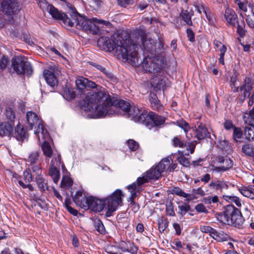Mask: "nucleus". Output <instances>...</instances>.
I'll return each instance as SVG.
<instances>
[{"label":"nucleus","instance_id":"1","mask_svg":"<svg viewBox=\"0 0 254 254\" xmlns=\"http://www.w3.org/2000/svg\"><path fill=\"white\" fill-rule=\"evenodd\" d=\"M158 45L153 39L148 38L143 29L134 30L130 35V40L126 34L114 33L110 39L102 37L98 41V46L105 51H114L118 59L124 62H127L133 66L139 65L140 59L138 51L141 47L154 56L165 50L164 41L162 38H159Z\"/></svg>","mask_w":254,"mask_h":254},{"label":"nucleus","instance_id":"2","mask_svg":"<svg viewBox=\"0 0 254 254\" xmlns=\"http://www.w3.org/2000/svg\"><path fill=\"white\" fill-rule=\"evenodd\" d=\"M75 84L77 96L83 99L87 110L98 118L114 113L111 98L102 86L82 76L77 77Z\"/></svg>","mask_w":254,"mask_h":254},{"label":"nucleus","instance_id":"3","mask_svg":"<svg viewBox=\"0 0 254 254\" xmlns=\"http://www.w3.org/2000/svg\"><path fill=\"white\" fill-rule=\"evenodd\" d=\"M124 194L122 190H117L111 195L104 200L99 199L93 196L89 197V208L93 211L100 212L104 209H107L108 215H111L118 206L122 205Z\"/></svg>","mask_w":254,"mask_h":254},{"label":"nucleus","instance_id":"4","mask_svg":"<svg viewBox=\"0 0 254 254\" xmlns=\"http://www.w3.org/2000/svg\"><path fill=\"white\" fill-rule=\"evenodd\" d=\"M217 218L220 222L238 228L241 227L245 221L239 210L232 205H227L223 212L218 214Z\"/></svg>","mask_w":254,"mask_h":254},{"label":"nucleus","instance_id":"5","mask_svg":"<svg viewBox=\"0 0 254 254\" xmlns=\"http://www.w3.org/2000/svg\"><path fill=\"white\" fill-rule=\"evenodd\" d=\"M40 6H45L48 12L53 17L63 20L65 25L70 27L76 26L77 18V12L74 9H72V15L71 18L67 17L64 13H61L53 5L49 4L45 0H41L39 2Z\"/></svg>","mask_w":254,"mask_h":254},{"label":"nucleus","instance_id":"6","mask_svg":"<svg viewBox=\"0 0 254 254\" xmlns=\"http://www.w3.org/2000/svg\"><path fill=\"white\" fill-rule=\"evenodd\" d=\"M172 163L173 161L171 158H164L162 159L157 165L152 167L146 171L145 172L146 175L148 176L150 180H157L161 176L162 173L169 169L170 165L172 164Z\"/></svg>","mask_w":254,"mask_h":254},{"label":"nucleus","instance_id":"7","mask_svg":"<svg viewBox=\"0 0 254 254\" xmlns=\"http://www.w3.org/2000/svg\"><path fill=\"white\" fill-rule=\"evenodd\" d=\"M11 66L19 74L26 73L30 75L32 72L31 65L24 57L18 56L12 58Z\"/></svg>","mask_w":254,"mask_h":254},{"label":"nucleus","instance_id":"8","mask_svg":"<svg viewBox=\"0 0 254 254\" xmlns=\"http://www.w3.org/2000/svg\"><path fill=\"white\" fill-rule=\"evenodd\" d=\"M160 63L161 61L156 60L155 58H152L149 55H147L142 62L140 60L139 66L141 65L147 72L156 73L162 71Z\"/></svg>","mask_w":254,"mask_h":254},{"label":"nucleus","instance_id":"9","mask_svg":"<svg viewBox=\"0 0 254 254\" xmlns=\"http://www.w3.org/2000/svg\"><path fill=\"white\" fill-rule=\"evenodd\" d=\"M1 7L3 12L11 14L19 11L21 5L17 0H4L1 2Z\"/></svg>","mask_w":254,"mask_h":254},{"label":"nucleus","instance_id":"10","mask_svg":"<svg viewBox=\"0 0 254 254\" xmlns=\"http://www.w3.org/2000/svg\"><path fill=\"white\" fill-rule=\"evenodd\" d=\"M61 71L56 67H50L49 69L45 70L43 73L44 76L47 83L52 87L58 84V76Z\"/></svg>","mask_w":254,"mask_h":254},{"label":"nucleus","instance_id":"11","mask_svg":"<svg viewBox=\"0 0 254 254\" xmlns=\"http://www.w3.org/2000/svg\"><path fill=\"white\" fill-rule=\"evenodd\" d=\"M161 72L162 71L156 73L157 74L151 79L152 86L159 90L163 89L164 87L167 86L169 83L168 79L162 74Z\"/></svg>","mask_w":254,"mask_h":254},{"label":"nucleus","instance_id":"12","mask_svg":"<svg viewBox=\"0 0 254 254\" xmlns=\"http://www.w3.org/2000/svg\"><path fill=\"white\" fill-rule=\"evenodd\" d=\"M109 24V22L103 20L93 19L89 22V30L86 32L92 34H98L100 33V29L102 28L104 25H108Z\"/></svg>","mask_w":254,"mask_h":254},{"label":"nucleus","instance_id":"13","mask_svg":"<svg viewBox=\"0 0 254 254\" xmlns=\"http://www.w3.org/2000/svg\"><path fill=\"white\" fill-rule=\"evenodd\" d=\"M150 180L148 176L146 175V173H144L142 177L137 178L136 182L133 183L128 187V189L130 190L131 198L132 200H133L136 196V193L135 190L136 189L137 186L139 187L148 182Z\"/></svg>","mask_w":254,"mask_h":254},{"label":"nucleus","instance_id":"14","mask_svg":"<svg viewBox=\"0 0 254 254\" xmlns=\"http://www.w3.org/2000/svg\"><path fill=\"white\" fill-rule=\"evenodd\" d=\"M74 202L77 205L80 206L81 208L87 209L89 208L88 200L85 194H83L81 191H77L73 197Z\"/></svg>","mask_w":254,"mask_h":254},{"label":"nucleus","instance_id":"15","mask_svg":"<svg viewBox=\"0 0 254 254\" xmlns=\"http://www.w3.org/2000/svg\"><path fill=\"white\" fill-rule=\"evenodd\" d=\"M37 126V127L36 126H35L36 128L35 130V134L36 135L39 142H41L43 140L50 139L49 134L45 128L43 121H42V123H38Z\"/></svg>","mask_w":254,"mask_h":254},{"label":"nucleus","instance_id":"16","mask_svg":"<svg viewBox=\"0 0 254 254\" xmlns=\"http://www.w3.org/2000/svg\"><path fill=\"white\" fill-rule=\"evenodd\" d=\"M13 122H4L0 125V135L1 136L12 135Z\"/></svg>","mask_w":254,"mask_h":254},{"label":"nucleus","instance_id":"17","mask_svg":"<svg viewBox=\"0 0 254 254\" xmlns=\"http://www.w3.org/2000/svg\"><path fill=\"white\" fill-rule=\"evenodd\" d=\"M195 137L199 140L203 139L210 136L206 127L202 123L197 125L195 129Z\"/></svg>","mask_w":254,"mask_h":254},{"label":"nucleus","instance_id":"18","mask_svg":"<svg viewBox=\"0 0 254 254\" xmlns=\"http://www.w3.org/2000/svg\"><path fill=\"white\" fill-rule=\"evenodd\" d=\"M112 104L113 109L114 110V111L117 109H120L124 112L127 113L131 107L128 102L122 100H117L113 102H112Z\"/></svg>","mask_w":254,"mask_h":254},{"label":"nucleus","instance_id":"19","mask_svg":"<svg viewBox=\"0 0 254 254\" xmlns=\"http://www.w3.org/2000/svg\"><path fill=\"white\" fill-rule=\"evenodd\" d=\"M12 136L17 140L23 141L27 136V133L24 127L22 125H17L13 132Z\"/></svg>","mask_w":254,"mask_h":254},{"label":"nucleus","instance_id":"20","mask_svg":"<svg viewBox=\"0 0 254 254\" xmlns=\"http://www.w3.org/2000/svg\"><path fill=\"white\" fill-rule=\"evenodd\" d=\"M76 19L77 20V22L75 26L77 28L81 29L86 32L89 30V22H91V19H86L78 13L77 14V18Z\"/></svg>","mask_w":254,"mask_h":254},{"label":"nucleus","instance_id":"21","mask_svg":"<svg viewBox=\"0 0 254 254\" xmlns=\"http://www.w3.org/2000/svg\"><path fill=\"white\" fill-rule=\"evenodd\" d=\"M27 122L32 129L33 127L37 126L39 123H42V120L40 119L37 115L33 112H28L26 115Z\"/></svg>","mask_w":254,"mask_h":254},{"label":"nucleus","instance_id":"22","mask_svg":"<svg viewBox=\"0 0 254 254\" xmlns=\"http://www.w3.org/2000/svg\"><path fill=\"white\" fill-rule=\"evenodd\" d=\"M209 186L216 190L221 192L227 190L229 187L227 183L221 180L211 181L209 184Z\"/></svg>","mask_w":254,"mask_h":254},{"label":"nucleus","instance_id":"23","mask_svg":"<svg viewBox=\"0 0 254 254\" xmlns=\"http://www.w3.org/2000/svg\"><path fill=\"white\" fill-rule=\"evenodd\" d=\"M226 21L229 24L234 25L236 21L237 14L232 9L227 7L224 14Z\"/></svg>","mask_w":254,"mask_h":254},{"label":"nucleus","instance_id":"24","mask_svg":"<svg viewBox=\"0 0 254 254\" xmlns=\"http://www.w3.org/2000/svg\"><path fill=\"white\" fill-rule=\"evenodd\" d=\"M213 43L215 48L220 52V58L218 59L219 62L222 64H224V56L227 51L226 47L221 42L216 40L214 41Z\"/></svg>","mask_w":254,"mask_h":254},{"label":"nucleus","instance_id":"25","mask_svg":"<svg viewBox=\"0 0 254 254\" xmlns=\"http://www.w3.org/2000/svg\"><path fill=\"white\" fill-rule=\"evenodd\" d=\"M254 85V82L249 78H246L245 80V84L240 88L241 91H244V95L245 97L250 96V91L252 89Z\"/></svg>","mask_w":254,"mask_h":254},{"label":"nucleus","instance_id":"26","mask_svg":"<svg viewBox=\"0 0 254 254\" xmlns=\"http://www.w3.org/2000/svg\"><path fill=\"white\" fill-rule=\"evenodd\" d=\"M212 237L218 242L229 241L231 239L227 234L222 231L217 232L215 230L212 233Z\"/></svg>","mask_w":254,"mask_h":254},{"label":"nucleus","instance_id":"27","mask_svg":"<svg viewBox=\"0 0 254 254\" xmlns=\"http://www.w3.org/2000/svg\"><path fill=\"white\" fill-rule=\"evenodd\" d=\"M40 152L38 151H34L30 153L27 159V162L29 166L37 164L39 160Z\"/></svg>","mask_w":254,"mask_h":254},{"label":"nucleus","instance_id":"28","mask_svg":"<svg viewBox=\"0 0 254 254\" xmlns=\"http://www.w3.org/2000/svg\"><path fill=\"white\" fill-rule=\"evenodd\" d=\"M49 175L55 183L57 184L60 178V171L53 164L51 165Z\"/></svg>","mask_w":254,"mask_h":254},{"label":"nucleus","instance_id":"29","mask_svg":"<svg viewBox=\"0 0 254 254\" xmlns=\"http://www.w3.org/2000/svg\"><path fill=\"white\" fill-rule=\"evenodd\" d=\"M219 162L221 164L220 168L223 171H226L233 166V161L229 158H220Z\"/></svg>","mask_w":254,"mask_h":254},{"label":"nucleus","instance_id":"30","mask_svg":"<svg viewBox=\"0 0 254 254\" xmlns=\"http://www.w3.org/2000/svg\"><path fill=\"white\" fill-rule=\"evenodd\" d=\"M150 119L154 123L155 126L163 125L165 121V118L156 114L155 113L150 112Z\"/></svg>","mask_w":254,"mask_h":254},{"label":"nucleus","instance_id":"31","mask_svg":"<svg viewBox=\"0 0 254 254\" xmlns=\"http://www.w3.org/2000/svg\"><path fill=\"white\" fill-rule=\"evenodd\" d=\"M149 100L151 107L153 110H159L161 108L160 101L155 94L151 93L149 95Z\"/></svg>","mask_w":254,"mask_h":254},{"label":"nucleus","instance_id":"32","mask_svg":"<svg viewBox=\"0 0 254 254\" xmlns=\"http://www.w3.org/2000/svg\"><path fill=\"white\" fill-rule=\"evenodd\" d=\"M50 139L44 140L41 147L43 152V154L47 157L51 158L53 155V150L48 142Z\"/></svg>","mask_w":254,"mask_h":254},{"label":"nucleus","instance_id":"33","mask_svg":"<svg viewBox=\"0 0 254 254\" xmlns=\"http://www.w3.org/2000/svg\"><path fill=\"white\" fill-rule=\"evenodd\" d=\"M248 124L249 126L245 127L244 134L247 139L251 141L254 139V126L251 123Z\"/></svg>","mask_w":254,"mask_h":254},{"label":"nucleus","instance_id":"34","mask_svg":"<svg viewBox=\"0 0 254 254\" xmlns=\"http://www.w3.org/2000/svg\"><path fill=\"white\" fill-rule=\"evenodd\" d=\"M141 111L142 112L139 116L137 117V119H136L135 122L142 124L147 123V121L150 119V112L148 113L144 108Z\"/></svg>","mask_w":254,"mask_h":254},{"label":"nucleus","instance_id":"35","mask_svg":"<svg viewBox=\"0 0 254 254\" xmlns=\"http://www.w3.org/2000/svg\"><path fill=\"white\" fill-rule=\"evenodd\" d=\"M143 109V108H139L135 106H131L129 109L128 114L129 116L132 117L133 120L135 121L136 119H137V117L139 116Z\"/></svg>","mask_w":254,"mask_h":254},{"label":"nucleus","instance_id":"36","mask_svg":"<svg viewBox=\"0 0 254 254\" xmlns=\"http://www.w3.org/2000/svg\"><path fill=\"white\" fill-rule=\"evenodd\" d=\"M179 156L177 157V160L178 162L183 166L187 167L190 164L189 160L185 157V155H189V153H184L183 151H178Z\"/></svg>","mask_w":254,"mask_h":254},{"label":"nucleus","instance_id":"37","mask_svg":"<svg viewBox=\"0 0 254 254\" xmlns=\"http://www.w3.org/2000/svg\"><path fill=\"white\" fill-rule=\"evenodd\" d=\"M37 184L41 191H45L48 189L47 181L41 175L35 178Z\"/></svg>","mask_w":254,"mask_h":254},{"label":"nucleus","instance_id":"38","mask_svg":"<svg viewBox=\"0 0 254 254\" xmlns=\"http://www.w3.org/2000/svg\"><path fill=\"white\" fill-rule=\"evenodd\" d=\"M239 190L244 196L252 199H254V191L251 188L242 187L239 189Z\"/></svg>","mask_w":254,"mask_h":254},{"label":"nucleus","instance_id":"39","mask_svg":"<svg viewBox=\"0 0 254 254\" xmlns=\"http://www.w3.org/2000/svg\"><path fill=\"white\" fill-rule=\"evenodd\" d=\"M31 171L35 178L42 175V168L40 163L31 165Z\"/></svg>","mask_w":254,"mask_h":254},{"label":"nucleus","instance_id":"40","mask_svg":"<svg viewBox=\"0 0 254 254\" xmlns=\"http://www.w3.org/2000/svg\"><path fill=\"white\" fill-rule=\"evenodd\" d=\"M171 193L176 194L180 196L187 198L189 196V194L185 193L183 190L179 187H173L169 190Z\"/></svg>","mask_w":254,"mask_h":254},{"label":"nucleus","instance_id":"41","mask_svg":"<svg viewBox=\"0 0 254 254\" xmlns=\"http://www.w3.org/2000/svg\"><path fill=\"white\" fill-rule=\"evenodd\" d=\"M5 116L9 122H13L15 118V113L11 107H7L5 109Z\"/></svg>","mask_w":254,"mask_h":254},{"label":"nucleus","instance_id":"42","mask_svg":"<svg viewBox=\"0 0 254 254\" xmlns=\"http://www.w3.org/2000/svg\"><path fill=\"white\" fill-rule=\"evenodd\" d=\"M242 151L246 155L250 156L254 155V147L251 144H246L243 146Z\"/></svg>","mask_w":254,"mask_h":254},{"label":"nucleus","instance_id":"43","mask_svg":"<svg viewBox=\"0 0 254 254\" xmlns=\"http://www.w3.org/2000/svg\"><path fill=\"white\" fill-rule=\"evenodd\" d=\"M177 125L179 127H181L182 128H183L184 129L185 132L187 133L186 134L187 137L189 138L190 137L188 135V133H187L188 131L190 129V127L189 125L185 121H184L183 120H181L178 121L177 122Z\"/></svg>","mask_w":254,"mask_h":254},{"label":"nucleus","instance_id":"44","mask_svg":"<svg viewBox=\"0 0 254 254\" xmlns=\"http://www.w3.org/2000/svg\"><path fill=\"white\" fill-rule=\"evenodd\" d=\"M24 179L26 183L29 184L33 181L34 177L31 173L30 168H27L23 172Z\"/></svg>","mask_w":254,"mask_h":254},{"label":"nucleus","instance_id":"45","mask_svg":"<svg viewBox=\"0 0 254 254\" xmlns=\"http://www.w3.org/2000/svg\"><path fill=\"white\" fill-rule=\"evenodd\" d=\"M181 16L184 21L186 22L188 25H192L191 15L188 11L185 10L183 11L181 14Z\"/></svg>","mask_w":254,"mask_h":254},{"label":"nucleus","instance_id":"46","mask_svg":"<svg viewBox=\"0 0 254 254\" xmlns=\"http://www.w3.org/2000/svg\"><path fill=\"white\" fill-rule=\"evenodd\" d=\"M127 144L129 149L132 151H136L139 147L138 143L133 139H128L127 141Z\"/></svg>","mask_w":254,"mask_h":254},{"label":"nucleus","instance_id":"47","mask_svg":"<svg viewBox=\"0 0 254 254\" xmlns=\"http://www.w3.org/2000/svg\"><path fill=\"white\" fill-rule=\"evenodd\" d=\"M72 185V181L71 179L68 176H64L62 178L61 182V187L62 188H67L70 187Z\"/></svg>","mask_w":254,"mask_h":254},{"label":"nucleus","instance_id":"48","mask_svg":"<svg viewBox=\"0 0 254 254\" xmlns=\"http://www.w3.org/2000/svg\"><path fill=\"white\" fill-rule=\"evenodd\" d=\"M244 120L246 123H251L252 121H254V108L249 113L244 114Z\"/></svg>","mask_w":254,"mask_h":254},{"label":"nucleus","instance_id":"49","mask_svg":"<svg viewBox=\"0 0 254 254\" xmlns=\"http://www.w3.org/2000/svg\"><path fill=\"white\" fill-rule=\"evenodd\" d=\"M94 227L95 229L101 234H104L105 229L102 222L100 220L94 222Z\"/></svg>","mask_w":254,"mask_h":254},{"label":"nucleus","instance_id":"50","mask_svg":"<svg viewBox=\"0 0 254 254\" xmlns=\"http://www.w3.org/2000/svg\"><path fill=\"white\" fill-rule=\"evenodd\" d=\"M134 1L135 0H117L118 5L125 8L133 4Z\"/></svg>","mask_w":254,"mask_h":254},{"label":"nucleus","instance_id":"51","mask_svg":"<svg viewBox=\"0 0 254 254\" xmlns=\"http://www.w3.org/2000/svg\"><path fill=\"white\" fill-rule=\"evenodd\" d=\"M69 204L70 199L68 198H66L64 201V206L65 208L71 214H73V215H77L78 213L77 211L72 208Z\"/></svg>","mask_w":254,"mask_h":254},{"label":"nucleus","instance_id":"52","mask_svg":"<svg viewBox=\"0 0 254 254\" xmlns=\"http://www.w3.org/2000/svg\"><path fill=\"white\" fill-rule=\"evenodd\" d=\"M126 249V252L130 253L132 254H136L138 251V248L133 243L129 242H127V246Z\"/></svg>","mask_w":254,"mask_h":254},{"label":"nucleus","instance_id":"53","mask_svg":"<svg viewBox=\"0 0 254 254\" xmlns=\"http://www.w3.org/2000/svg\"><path fill=\"white\" fill-rule=\"evenodd\" d=\"M245 24L244 21L242 20L240 23H238L237 27V32L240 36H244L246 34V31L244 29Z\"/></svg>","mask_w":254,"mask_h":254},{"label":"nucleus","instance_id":"54","mask_svg":"<svg viewBox=\"0 0 254 254\" xmlns=\"http://www.w3.org/2000/svg\"><path fill=\"white\" fill-rule=\"evenodd\" d=\"M8 63L9 59L4 56H2L0 59V69L2 70L5 69Z\"/></svg>","mask_w":254,"mask_h":254},{"label":"nucleus","instance_id":"55","mask_svg":"<svg viewBox=\"0 0 254 254\" xmlns=\"http://www.w3.org/2000/svg\"><path fill=\"white\" fill-rule=\"evenodd\" d=\"M235 3L238 5L239 9L243 11H247V3L245 1H241L240 0H234Z\"/></svg>","mask_w":254,"mask_h":254},{"label":"nucleus","instance_id":"56","mask_svg":"<svg viewBox=\"0 0 254 254\" xmlns=\"http://www.w3.org/2000/svg\"><path fill=\"white\" fill-rule=\"evenodd\" d=\"M233 129V138L237 141V139H240L242 136L243 133L241 129L239 128L235 127Z\"/></svg>","mask_w":254,"mask_h":254},{"label":"nucleus","instance_id":"57","mask_svg":"<svg viewBox=\"0 0 254 254\" xmlns=\"http://www.w3.org/2000/svg\"><path fill=\"white\" fill-rule=\"evenodd\" d=\"M200 230L203 233H209L211 237L212 236V233L214 232L215 229L207 226H201L200 227Z\"/></svg>","mask_w":254,"mask_h":254},{"label":"nucleus","instance_id":"58","mask_svg":"<svg viewBox=\"0 0 254 254\" xmlns=\"http://www.w3.org/2000/svg\"><path fill=\"white\" fill-rule=\"evenodd\" d=\"M195 8L198 13H201L202 12H204L206 16H207L206 13V8H205L204 6L202 4L200 3H197L195 5Z\"/></svg>","mask_w":254,"mask_h":254},{"label":"nucleus","instance_id":"59","mask_svg":"<svg viewBox=\"0 0 254 254\" xmlns=\"http://www.w3.org/2000/svg\"><path fill=\"white\" fill-rule=\"evenodd\" d=\"M173 144L175 147H183L185 146L184 143L179 137H175L173 139Z\"/></svg>","mask_w":254,"mask_h":254},{"label":"nucleus","instance_id":"60","mask_svg":"<svg viewBox=\"0 0 254 254\" xmlns=\"http://www.w3.org/2000/svg\"><path fill=\"white\" fill-rule=\"evenodd\" d=\"M246 21L250 27L254 28V11L253 9L252 16H248Z\"/></svg>","mask_w":254,"mask_h":254},{"label":"nucleus","instance_id":"61","mask_svg":"<svg viewBox=\"0 0 254 254\" xmlns=\"http://www.w3.org/2000/svg\"><path fill=\"white\" fill-rule=\"evenodd\" d=\"M204 200L205 202L208 204H211V203H216L219 201L218 197L216 195L208 196L207 198H205Z\"/></svg>","mask_w":254,"mask_h":254},{"label":"nucleus","instance_id":"62","mask_svg":"<svg viewBox=\"0 0 254 254\" xmlns=\"http://www.w3.org/2000/svg\"><path fill=\"white\" fill-rule=\"evenodd\" d=\"M236 76H233L231 77L230 84L234 92H237L238 90L239 87L236 86Z\"/></svg>","mask_w":254,"mask_h":254},{"label":"nucleus","instance_id":"63","mask_svg":"<svg viewBox=\"0 0 254 254\" xmlns=\"http://www.w3.org/2000/svg\"><path fill=\"white\" fill-rule=\"evenodd\" d=\"M166 214L168 215L173 216L175 215V212L174 211L173 206L171 203H170L166 206Z\"/></svg>","mask_w":254,"mask_h":254},{"label":"nucleus","instance_id":"64","mask_svg":"<svg viewBox=\"0 0 254 254\" xmlns=\"http://www.w3.org/2000/svg\"><path fill=\"white\" fill-rule=\"evenodd\" d=\"M195 209L198 212L207 213V210L202 203H199L195 207Z\"/></svg>","mask_w":254,"mask_h":254}]
</instances>
